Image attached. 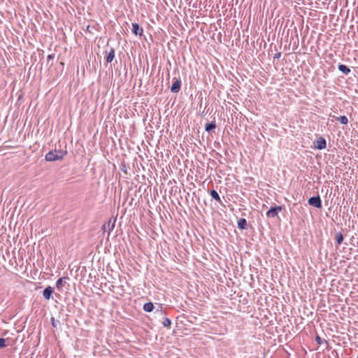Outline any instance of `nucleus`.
Instances as JSON below:
<instances>
[{
	"label": "nucleus",
	"mask_w": 358,
	"mask_h": 358,
	"mask_svg": "<svg viewBox=\"0 0 358 358\" xmlns=\"http://www.w3.org/2000/svg\"><path fill=\"white\" fill-rule=\"evenodd\" d=\"M67 152L66 150H55L48 152L45 156V159L48 162H55L56 160L62 159L66 155Z\"/></svg>",
	"instance_id": "1"
},
{
	"label": "nucleus",
	"mask_w": 358,
	"mask_h": 358,
	"mask_svg": "<svg viewBox=\"0 0 358 358\" xmlns=\"http://www.w3.org/2000/svg\"><path fill=\"white\" fill-rule=\"evenodd\" d=\"M115 219L114 220L110 219L107 222L103 224L101 228L103 232H108V236H109L110 232L113 230L115 227Z\"/></svg>",
	"instance_id": "2"
},
{
	"label": "nucleus",
	"mask_w": 358,
	"mask_h": 358,
	"mask_svg": "<svg viewBox=\"0 0 358 358\" xmlns=\"http://www.w3.org/2000/svg\"><path fill=\"white\" fill-rule=\"evenodd\" d=\"M282 210V207L280 206H276L275 207H271L267 212L266 216L268 217H275L278 215V214Z\"/></svg>",
	"instance_id": "3"
},
{
	"label": "nucleus",
	"mask_w": 358,
	"mask_h": 358,
	"mask_svg": "<svg viewBox=\"0 0 358 358\" xmlns=\"http://www.w3.org/2000/svg\"><path fill=\"white\" fill-rule=\"evenodd\" d=\"M308 203L310 206H313L317 208H322V201H321L320 196H312V197L309 198Z\"/></svg>",
	"instance_id": "4"
},
{
	"label": "nucleus",
	"mask_w": 358,
	"mask_h": 358,
	"mask_svg": "<svg viewBox=\"0 0 358 358\" xmlns=\"http://www.w3.org/2000/svg\"><path fill=\"white\" fill-rule=\"evenodd\" d=\"M315 148L318 150H322L326 148V140L323 137H320L315 143Z\"/></svg>",
	"instance_id": "5"
},
{
	"label": "nucleus",
	"mask_w": 358,
	"mask_h": 358,
	"mask_svg": "<svg viewBox=\"0 0 358 358\" xmlns=\"http://www.w3.org/2000/svg\"><path fill=\"white\" fill-rule=\"evenodd\" d=\"M132 33L136 36H141L143 33V29L139 26L138 23L132 24Z\"/></svg>",
	"instance_id": "6"
},
{
	"label": "nucleus",
	"mask_w": 358,
	"mask_h": 358,
	"mask_svg": "<svg viewBox=\"0 0 358 358\" xmlns=\"http://www.w3.org/2000/svg\"><path fill=\"white\" fill-rule=\"evenodd\" d=\"M181 87V80L180 79H176L172 84L171 87V91L174 93H177L180 91Z\"/></svg>",
	"instance_id": "7"
},
{
	"label": "nucleus",
	"mask_w": 358,
	"mask_h": 358,
	"mask_svg": "<svg viewBox=\"0 0 358 358\" xmlns=\"http://www.w3.org/2000/svg\"><path fill=\"white\" fill-rule=\"evenodd\" d=\"M66 280H69V277L59 278L56 281V287L58 290H62V287L66 283Z\"/></svg>",
	"instance_id": "8"
},
{
	"label": "nucleus",
	"mask_w": 358,
	"mask_h": 358,
	"mask_svg": "<svg viewBox=\"0 0 358 358\" xmlns=\"http://www.w3.org/2000/svg\"><path fill=\"white\" fill-rule=\"evenodd\" d=\"M53 288L50 286L47 287L43 292V296L46 300H49L53 293Z\"/></svg>",
	"instance_id": "9"
},
{
	"label": "nucleus",
	"mask_w": 358,
	"mask_h": 358,
	"mask_svg": "<svg viewBox=\"0 0 358 358\" xmlns=\"http://www.w3.org/2000/svg\"><path fill=\"white\" fill-rule=\"evenodd\" d=\"M115 57V49L110 48L109 52H106V60L108 63H110Z\"/></svg>",
	"instance_id": "10"
},
{
	"label": "nucleus",
	"mask_w": 358,
	"mask_h": 358,
	"mask_svg": "<svg viewBox=\"0 0 358 358\" xmlns=\"http://www.w3.org/2000/svg\"><path fill=\"white\" fill-rule=\"evenodd\" d=\"M237 225L240 229H245L248 225L247 220L245 218H241L238 220Z\"/></svg>",
	"instance_id": "11"
},
{
	"label": "nucleus",
	"mask_w": 358,
	"mask_h": 358,
	"mask_svg": "<svg viewBox=\"0 0 358 358\" xmlns=\"http://www.w3.org/2000/svg\"><path fill=\"white\" fill-rule=\"evenodd\" d=\"M338 70L344 73L345 75H348L350 73V69L346 65L339 64L338 66Z\"/></svg>",
	"instance_id": "12"
},
{
	"label": "nucleus",
	"mask_w": 358,
	"mask_h": 358,
	"mask_svg": "<svg viewBox=\"0 0 358 358\" xmlns=\"http://www.w3.org/2000/svg\"><path fill=\"white\" fill-rule=\"evenodd\" d=\"M210 194L215 201H218L220 203H222L221 199L218 193L215 189L210 190Z\"/></svg>",
	"instance_id": "13"
},
{
	"label": "nucleus",
	"mask_w": 358,
	"mask_h": 358,
	"mask_svg": "<svg viewBox=\"0 0 358 358\" xmlns=\"http://www.w3.org/2000/svg\"><path fill=\"white\" fill-rule=\"evenodd\" d=\"M153 309H154V305L152 302H148L143 305V310L145 312L150 313V312L152 311Z\"/></svg>",
	"instance_id": "14"
},
{
	"label": "nucleus",
	"mask_w": 358,
	"mask_h": 358,
	"mask_svg": "<svg viewBox=\"0 0 358 358\" xmlns=\"http://www.w3.org/2000/svg\"><path fill=\"white\" fill-rule=\"evenodd\" d=\"M215 127H216V124H215V122L213 121V122L207 123L205 126V129L206 131L210 132L213 129H215Z\"/></svg>",
	"instance_id": "15"
},
{
	"label": "nucleus",
	"mask_w": 358,
	"mask_h": 358,
	"mask_svg": "<svg viewBox=\"0 0 358 358\" xmlns=\"http://www.w3.org/2000/svg\"><path fill=\"white\" fill-rule=\"evenodd\" d=\"M336 120L342 124H347L348 122V119L345 115H341L336 117Z\"/></svg>",
	"instance_id": "16"
},
{
	"label": "nucleus",
	"mask_w": 358,
	"mask_h": 358,
	"mask_svg": "<svg viewBox=\"0 0 358 358\" xmlns=\"http://www.w3.org/2000/svg\"><path fill=\"white\" fill-rule=\"evenodd\" d=\"M336 238L337 243L338 245H341L343 241V234H341V232H338L336 234Z\"/></svg>",
	"instance_id": "17"
},
{
	"label": "nucleus",
	"mask_w": 358,
	"mask_h": 358,
	"mask_svg": "<svg viewBox=\"0 0 358 358\" xmlns=\"http://www.w3.org/2000/svg\"><path fill=\"white\" fill-rule=\"evenodd\" d=\"M162 324L164 327H170L171 324V321L168 317H165V318H164Z\"/></svg>",
	"instance_id": "18"
},
{
	"label": "nucleus",
	"mask_w": 358,
	"mask_h": 358,
	"mask_svg": "<svg viewBox=\"0 0 358 358\" xmlns=\"http://www.w3.org/2000/svg\"><path fill=\"white\" fill-rule=\"evenodd\" d=\"M315 341L317 342V343L318 345H322L323 343H326V344H327V343H327V341L326 340H324H324H322V339L320 338V336H319L318 335H317V336H316V337H315Z\"/></svg>",
	"instance_id": "19"
},
{
	"label": "nucleus",
	"mask_w": 358,
	"mask_h": 358,
	"mask_svg": "<svg viewBox=\"0 0 358 358\" xmlns=\"http://www.w3.org/2000/svg\"><path fill=\"white\" fill-rule=\"evenodd\" d=\"M6 346V339L3 338H0V348H3Z\"/></svg>",
	"instance_id": "20"
},
{
	"label": "nucleus",
	"mask_w": 358,
	"mask_h": 358,
	"mask_svg": "<svg viewBox=\"0 0 358 358\" xmlns=\"http://www.w3.org/2000/svg\"><path fill=\"white\" fill-rule=\"evenodd\" d=\"M281 57V52H277L274 55V59H279Z\"/></svg>",
	"instance_id": "21"
},
{
	"label": "nucleus",
	"mask_w": 358,
	"mask_h": 358,
	"mask_svg": "<svg viewBox=\"0 0 358 358\" xmlns=\"http://www.w3.org/2000/svg\"><path fill=\"white\" fill-rule=\"evenodd\" d=\"M54 57H55V55L54 54H51V55H48L47 59H48V60H50V59H54Z\"/></svg>",
	"instance_id": "22"
}]
</instances>
